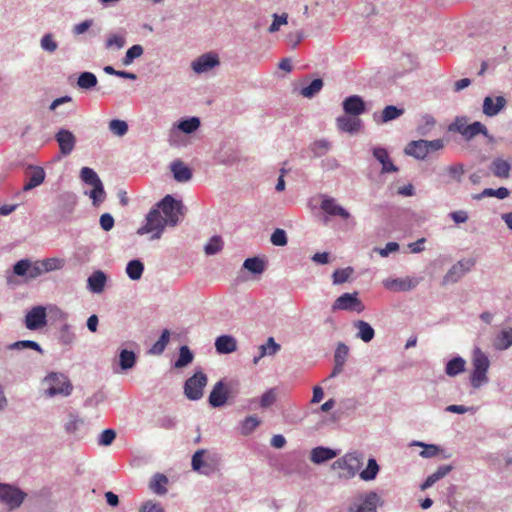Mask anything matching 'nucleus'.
Instances as JSON below:
<instances>
[{
	"instance_id": "nucleus-4",
	"label": "nucleus",
	"mask_w": 512,
	"mask_h": 512,
	"mask_svg": "<svg viewBox=\"0 0 512 512\" xmlns=\"http://www.w3.org/2000/svg\"><path fill=\"white\" fill-rule=\"evenodd\" d=\"M168 225L164 217L161 216L158 208H153L149 211L146 217V224L139 228L137 233L143 235L146 233L156 232L152 238H159L165 226Z\"/></svg>"
},
{
	"instance_id": "nucleus-62",
	"label": "nucleus",
	"mask_w": 512,
	"mask_h": 512,
	"mask_svg": "<svg viewBox=\"0 0 512 512\" xmlns=\"http://www.w3.org/2000/svg\"><path fill=\"white\" fill-rule=\"evenodd\" d=\"M106 396L103 391H97L93 396L88 397L84 401L85 407H96L98 404L102 403L105 400Z\"/></svg>"
},
{
	"instance_id": "nucleus-53",
	"label": "nucleus",
	"mask_w": 512,
	"mask_h": 512,
	"mask_svg": "<svg viewBox=\"0 0 512 512\" xmlns=\"http://www.w3.org/2000/svg\"><path fill=\"white\" fill-rule=\"evenodd\" d=\"M184 387V395L193 401L199 400L203 397V387L204 386H183Z\"/></svg>"
},
{
	"instance_id": "nucleus-2",
	"label": "nucleus",
	"mask_w": 512,
	"mask_h": 512,
	"mask_svg": "<svg viewBox=\"0 0 512 512\" xmlns=\"http://www.w3.org/2000/svg\"><path fill=\"white\" fill-rule=\"evenodd\" d=\"M164 213L165 221L170 226H175L179 221V216L183 214V205L181 201H176L171 195H166L157 205Z\"/></svg>"
},
{
	"instance_id": "nucleus-11",
	"label": "nucleus",
	"mask_w": 512,
	"mask_h": 512,
	"mask_svg": "<svg viewBox=\"0 0 512 512\" xmlns=\"http://www.w3.org/2000/svg\"><path fill=\"white\" fill-rule=\"evenodd\" d=\"M343 110L349 116L357 117L366 110L364 100L358 95H352L344 99Z\"/></svg>"
},
{
	"instance_id": "nucleus-37",
	"label": "nucleus",
	"mask_w": 512,
	"mask_h": 512,
	"mask_svg": "<svg viewBox=\"0 0 512 512\" xmlns=\"http://www.w3.org/2000/svg\"><path fill=\"white\" fill-rule=\"evenodd\" d=\"M349 349L344 343H340L335 351V371H340L345 363Z\"/></svg>"
},
{
	"instance_id": "nucleus-16",
	"label": "nucleus",
	"mask_w": 512,
	"mask_h": 512,
	"mask_svg": "<svg viewBox=\"0 0 512 512\" xmlns=\"http://www.w3.org/2000/svg\"><path fill=\"white\" fill-rule=\"evenodd\" d=\"M347 476L352 478L361 469L364 462V454L359 451L346 453Z\"/></svg>"
},
{
	"instance_id": "nucleus-25",
	"label": "nucleus",
	"mask_w": 512,
	"mask_h": 512,
	"mask_svg": "<svg viewBox=\"0 0 512 512\" xmlns=\"http://www.w3.org/2000/svg\"><path fill=\"white\" fill-rule=\"evenodd\" d=\"M167 483L168 478L166 475L156 473L149 483V488L157 495H164L167 492Z\"/></svg>"
},
{
	"instance_id": "nucleus-15",
	"label": "nucleus",
	"mask_w": 512,
	"mask_h": 512,
	"mask_svg": "<svg viewBox=\"0 0 512 512\" xmlns=\"http://www.w3.org/2000/svg\"><path fill=\"white\" fill-rule=\"evenodd\" d=\"M339 451L329 447L318 446L311 450L310 460L314 464H323L338 455Z\"/></svg>"
},
{
	"instance_id": "nucleus-43",
	"label": "nucleus",
	"mask_w": 512,
	"mask_h": 512,
	"mask_svg": "<svg viewBox=\"0 0 512 512\" xmlns=\"http://www.w3.org/2000/svg\"><path fill=\"white\" fill-rule=\"evenodd\" d=\"M323 87V81L321 79H314L308 86L301 89V95L307 98L313 97Z\"/></svg>"
},
{
	"instance_id": "nucleus-38",
	"label": "nucleus",
	"mask_w": 512,
	"mask_h": 512,
	"mask_svg": "<svg viewBox=\"0 0 512 512\" xmlns=\"http://www.w3.org/2000/svg\"><path fill=\"white\" fill-rule=\"evenodd\" d=\"M135 360H136V357H135L134 352L126 350V349H124L120 352L119 364L122 369L126 370V369L132 368L135 364Z\"/></svg>"
},
{
	"instance_id": "nucleus-33",
	"label": "nucleus",
	"mask_w": 512,
	"mask_h": 512,
	"mask_svg": "<svg viewBox=\"0 0 512 512\" xmlns=\"http://www.w3.org/2000/svg\"><path fill=\"white\" fill-rule=\"evenodd\" d=\"M259 354L254 357V363H257L259 359L266 355H274L280 349V345L277 344L274 338L269 337L267 342L261 346H259Z\"/></svg>"
},
{
	"instance_id": "nucleus-23",
	"label": "nucleus",
	"mask_w": 512,
	"mask_h": 512,
	"mask_svg": "<svg viewBox=\"0 0 512 512\" xmlns=\"http://www.w3.org/2000/svg\"><path fill=\"white\" fill-rule=\"evenodd\" d=\"M45 172L41 167H35L28 176V181L24 184L23 189L29 191L44 182Z\"/></svg>"
},
{
	"instance_id": "nucleus-46",
	"label": "nucleus",
	"mask_w": 512,
	"mask_h": 512,
	"mask_svg": "<svg viewBox=\"0 0 512 512\" xmlns=\"http://www.w3.org/2000/svg\"><path fill=\"white\" fill-rule=\"evenodd\" d=\"M40 265L43 267L44 272H50L61 269L64 266V260L59 258H47L40 261Z\"/></svg>"
},
{
	"instance_id": "nucleus-58",
	"label": "nucleus",
	"mask_w": 512,
	"mask_h": 512,
	"mask_svg": "<svg viewBox=\"0 0 512 512\" xmlns=\"http://www.w3.org/2000/svg\"><path fill=\"white\" fill-rule=\"evenodd\" d=\"M169 337H170V333L167 329H165L162 332L159 340L153 345L152 351L154 353H162L164 351L166 345L169 342Z\"/></svg>"
},
{
	"instance_id": "nucleus-26",
	"label": "nucleus",
	"mask_w": 512,
	"mask_h": 512,
	"mask_svg": "<svg viewBox=\"0 0 512 512\" xmlns=\"http://www.w3.org/2000/svg\"><path fill=\"white\" fill-rule=\"evenodd\" d=\"M510 163L501 158L495 159L491 164V171L494 176L499 178H508L510 174Z\"/></svg>"
},
{
	"instance_id": "nucleus-1",
	"label": "nucleus",
	"mask_w": 512,
	"mask_h": 512,
	"mask_svg": "<svg viewBox=\"0 0 512 512\" xmlns=\"http://www.w3.org/2000/svg\"><path fill=\"white\" fill-rule=\"evenodd\" d=\"M444 147L442 139L435 140H417L410 142L406 148L405 153L413 156L416 159L423 160L430 152L441 150Z\"/></svg>"
},
{
	"instance_id": "nucleus-45",
	"label": "nucleus",
	"mask_w": 512,
	"mask_h": 512,
	"mask_svg": "<svg viewBox=\"0 0 512 512\" xmlns=\"http://www.w3.org/2000/svg\"><path fill=\"white\" fill-rule=\"evenodd\" d=\"M444 171L450 180L460 182L464 174V167L462 164L457 163L446 167Z\"/></svg>"
},
{
	"instance_id": "nucleus-54",
	"label": "nucleus",
	"mask_w": 512,
	"mask_h": 512,
	"mask_svg": "<svg viewBox=\"0 0 512 512\" xmlns=\"http://www.w3.org/2000/svg\"><path fill=\"white\" fill-rule=\"evenodd\" d=\"M465 271L466 269L463 268L462 262H458L449 270L444 280L445 282L457 281V279L460 278L465 273Z\"/></svg>"
},
{
	"instance_id": "nucleus-42",
	"label": "nucleus",
	"mask_w": 512,
	"mask_h": 512,
	"mask_svg": "<svg viewBox=\"0 0 512 512\" xmlns=\"http://www.w3.org/2000/svg\"><path fill=\"white\" fill-rule=\"evenodd\" d=\"M404 113V109H399L396 106L388 105L386 106L381 115V121L382 122H388L391 120H394L401 116Z\"/></svg>"
},
{
	"instance_id": "nucleus-61",
	"label": "nucleus",
	"mask_w": 512,
	"mask_h": 512,
	"mask_svg": "<svg viewBox=\"0 0 512 512\" xmlns=\"http://www.w3.org/2000/svg\"><path fill=\"white\" fill-rule=\"evenodd\" d=\"M271 242L275 246H284L287 244V236L284 230L276 229L271 235Z\"/></svg>"
},
{
	"instance_id": "nucleus-41",
	"label": "nucleus",
	"mask_w": 512,
	"mask_h": 512,
	"mask_svg": "<svg viewBox=\"0 0 512 512\" xmlns=\"http://www.w3.org/2000/svg\"><path fill=\"white\" fill-rule=\"evenodd\" d=\"M143 51V47L139 44L130 47L127 50L124 58L122 59L123 65H130L134 61V59L139 58L143 54Z\"/></svg>"
},
{
	"instance_id": "nucleus-28",
	"label": "nucleus",
	"mask_w": 512,
	"mask_h": 512,
	"mask_svg": "<svg viewBox=\"0 0 512 512\" xmlns=\"http://www.w3.org/2000/svg\"><path fill=\"white\" fill-rule=\"evenodd\" d=\"M466 361L462 357H454L449 360L445 367L448 376H456L465 371Z\"/></svg>"
},
{
	"instance_id": "nucleus-6",
	"label": "nucleus",
	"mask_w": 512,
	"mask_h": 512,
	"mask_svg": "<svg viewBox=\"0 0 512 512\" xmlns=\"http://www.w3.org/2000/svg\"><path fill=\"white\" fill-rule=\"evenodd\" d=\"M332 310L356 311L360 313L364 310V305L358 298L357 292L344 293L334 301Z\"/></svg>"
},
{
	"instance_id": "nucleus-39",
	"label": "nucleus",
	"mask_w": 512,
	"mask_h": 512,
	"mask_svg": "<svg viewBox=\"0 0 512 512\" xmlns=\"http://www.w3.org/2000/svg\"><path fill=\"white\" fill-rule=\"evenodd\" d=\"M223 248V240L220 236H213L205 245L204 251L207 255H214L220 252Z\"/></svg>"
},
{
	"instance_id": "nucleus-18",
	"label": "nucleus",
	"mask_w": 512,
	"mask_h": 512,
	"mask_svg": "<svg viewBox=\"0 0 512 512\" xmlns=\"http://www.w3.org/2000/svg\"><path fill=\"white\" fill-rule=\"evenodd\" d=\"M216 351L220 354H229L237 349L236 340L230 335L219 336L215 341Z\"/></svg>"
},
{
	"instance_id": "nucleus-21",
	"label": "nucleus",
	"mask_w": 512,
	"mask_h": 512,
	"mask_svg": "<svg viewBox=\"0 0 512 512\" xmlns=\"http://www.w3.org/2000/svg\"><path fill=\"white\" fill-rule=\"evenodd\" d=\"M261 424V419L256 415H249L239 422L240 433L248 436Z\"/></svg>"
},
{
	"instance_id": "nucleus-57",
	"label": "nucleus",
	"mask_w": 512,
	"mask_h": 512,
	"mask_svg": "<svg viewBox=\"0 0 512 512\" xmlns=\"http://www.w3.org/2000/svg\"><path fill=\"white\" fill-rule=\"evenodd\" d=\"M93 186L92 191L90 192V197L93 200V203L96 205L98 202H102L105 198V191L102 185V182H98Z\"/></svg>"
},
{
	"instance_id": "nucleus-8",
	"label": "nucleus",
	"mask_w": 512,
	"mask_h": 512,
	"mask_svg": "<svg viewBox=\"0 0 512 512\" xmlns=\"http://www.w3.org/2000/svg\"><path fill=\"white\" fill-rule=\"evenodd\" d=\"M46 309L43 306L33 307L25 316V325L29 330L43 328L47 324Z\"/></svg>"
},
{
	"instance_id": "nucleus-32",
	"label": "nucleus",
	"mask_w": 512,
	"mask_h": 512,
	"mask_svg": "<svg viewBox=\"0 0 512 512\" xmlns=\"http://www.w3.org/2000/svg\"><path fill=\"white\" fill-rule=\"evenodd\" d=\"M479 134H483L484 136L488 135V130L484 124L479 121L473 122L469 124V126L465 127L463 137L466 140H471Z\"/></svg>"
},
{
	"instance_id": "nucleus-44",
	"label": "nucleus",
	"mask_w": 512,
	"mask_h": 512,
	"mask_svg": "<svg viewBox=\"0 0 512 512\" xmlns=\"http://www.w3.org/2000/svg\"><path fill=\"white\" fill-rule=\"evenodd\" d=\"M109 130L116 136H124L128 131V125L125 121L113 119L109 122Z\"/></svg>"
},
{
	"instance_id": "nucleus-36",
	"label": "nucleus",
	"mask_w": 512,
	"mask_h": 512,
	"mask_svg": "<svg viewBox=\"0 0 512 512\" xmlns=\"http://www.w3.org/2000/svg\"><path fill=\"white\" fill-rule=\"evenodd\" d=\"M243 267L254 274H261L264 271V261L258 257L247 258Z\"/></svg>"
},
{
	"instance_id": "nucleus-12",
	"label": "nucleus",
	"mask_w": 512,
	"mask_h": 512,
	"mask_svg": "<svg viewBox=\"0 0 512 512\" xmlns=\"http://www.w3.org/2000/svg\"><path fill=\"white\" fill-rule=\"evenodd\" d=\"M490 467L495 471H502L512 466V451H503L488 456Z\"/></svg>"
},
{
	"instance_id": "nucleus-51",
	"label": "nucleus",
	"mask_w": 512,
	"mask_h": 512,
	"mask_svg": "<svg viewBox=\"0 0 512 512\" xmlns=\"http://www.w3.org/2000/svg\"><path fill=\"white\" fill-rule=\"evenodd\" d=\"M83 424V420L77 415L69 414V420L65 423L64 429L68 434H74Z\"/></svg>"
},
{
	"instance_id": "nucleus-30",
	"label": "nucleus",
	"mask_w": 512,
	"mask_h": 512,
	"mask_svg": "<svg viewBox=\"0 0 512 512\" xmlns=\"http://www.w3.org/2000/svg\"><path fill=\"white\" fill-rule=\"evenodd\" d=\"M354 326L358 329L357 336L364 342H370L374 338L375 332L369 323L358 320L354 323Z\"/></svg>"
},
{
	"instance_id": "nucleus-3",
	"label": "nucleus",
	"mask_w": 512,
	"mask_h": 512,
	"mask_svg": "<svg viewBox=\"0 0 512 512\" xmlns=\"http://www.w3.org/2000/svg\"><path fill=\"white\" fill-rule=\"evenodd\" d=\"M473 371L471 381L473 384L481 383L487 380L486 373L490 366V361L487 355L480 349L475 348L472 356Z\"/></svg>"
},
{
	"instance_id": "nucleus-56",
	"label": "nucleus",
	"mask_w": 512,
	"mask_h": 512,
	"mask_svg": "<svg viewBox=\"0 0 512 512\" xmlns=\"http://www.w3.org/2000/svg\"><path fill=\"white\" fill-rule=\"evenodd\" d=\"M44 381L47 384H70L68 377L65 374L59 372L49 373L45 377Z\"/></svg>"
},
{
	"instance_id": "nucleus-50",
	"label": "nucleus",
	"mask_w": 512,
	"mask_h": 512,
	"mask_svg": "<svg viewBox=\"0 0 512 512\" xmlns=\"http://www.w3.org/2000/svg\"><path fill=\"white\" fill-rule=\"evenodd\" d=\"M288 23V14L283 13L281 15L273 14V22L268 28L269 33H275L280 30L282 25H286Z\"/></svg>"
},
{
	"instance_id": "nucleus-17",
	"label": "nucleus",
	"mask_w": 512,
	"mask_h": 512,
	"mask_svg": "<svg viewBox=\"0 0 512 512\" xmlns=\"http://www.w3.org/2000/svg\"><path fill=\"white\" fill-rule=\"evenodd\" d=\"M321 209L329 215L340 216L343 219H348L350 214L343 207L336 204L333 198H326L321 202Z\"/></svg>"
},
{
	"instance_id": "nucleus-49",
	"label": "nucleus",
	"mask_w": 512,
	"mask_h": 512,
	"mask_svg": "<svg viewBox=\"0 0 512 512\" xmlns=\"http://www.w3.org/2000/svg\"><path fill=\"white\" fill-rule=\"evenodd\" d=\"M80 177L82 179L83 182L89 184V185H94L98 182H101V180L99 179L98 175L96 174V172L89 168V167H83L81 169V174H80Z\"/></svg>"
},
{
	"instance_id": "nucleus-47",
	"label": "nucleus",
	"mask_w": 512,
	"mask_h": 512,
	"mask_svg": "<svg viewBox=\"0 0 512 512\" xmlns=\"http://www.w3.org/2000/svg\"><path fill=\"white\" fill-rule=\"evenodd\" d=\"M193 360V354L187 346L180 348L179 357L175 363V366L180 368L188 365Z\"/></svg>"
},
{
	"instance_id": "nucleus-48",
	"label": "nucleus",
	"mask_w": 512,
	"mask_h": 512,
	"mask_svg": "<svg viewBox=\"0 0 512 512\" xmlns=\"http://www.w3.org/2000/svg\"><path fill=\"white\" fill-rule=\"evenodd\" d=\"M116 438V432L114 429L108 428L103 430L98 437V445L110 446Z\"/></svg>"
},
{
	"instance_id": "nucleus-5",
	"label": "nucleus",
	"mask_w": 512,
	"mask_h": 512,
	"mask_svg": "<svg viewBox=\"0 0 512 512\" xmlns=\"http://www.w3.org/2000/svg\"><path fill=\"white\" fill-rule=\"evenodd\" d=\"M25 497L26 493L19 488L11 484L0 483V502L6 504L10 509L20 507Z\"/></svg>"
},
{
	"instance_id": "nucleus-59",
	"label": "nucleus",
	"mask_w": 512,
	"mask_h": 512,
	"mask_svg": "<svg viewBox=\"0 0 512 512\" xmlns=\"http://www.w3.org/2000/svg\"><path fill=\"white\" fill-rule=\"evenodd\" d=\"M351 274H352L351 268L337 269L333 273V283L334 284H342L349 279Z\"/></svg>"
},
{
	"instance_id": "nucleus-19",
	"label": "nucleus",
	"mask_w": 512,
	"mask_h": 512,
	"mask_svg": "<svg viewBox=\"0 0 512 512\" xmlns=\"http://www.w3.org/2000/svg\"><path fill=\"white\" fill-rule=\"evenodd\" d=\"M337 126L343 132L354 133L360 129L361 120L354 116H340L337 118Z\"/></svg>"
},
{
	"instance_id": "nucleus-7",
	"label": "nucleus",
	"mask_w": 512,
	"mask_h": 512,
	"mask_svg": "<svg viewBox=\"0 0 512 512\" xmlns=\"http://www.w3.org/2000/svg\"><path fill=\"white\" fill-rule=\"evenodd\" d=\"M380 498L374 491L366 493L359 499L358 503L352 504L348 512H378L377 505Z\"/></svg>"
},
{
	"instance_id": "nucleus-63",
	"label": "nucleus",
	"mask_w": 512,
	"mask_h": 512,
	"mask_svg": "<svg viewBox=\"0 0 512 512\" xmlns=\"http://www.w3.org/2000/svg\"><path fill=\"white\" fill-rule=\"evenodd\" d=\"M13 270H14V273L16 275H18V276L28 275L29 270H30V261L27 260V259H23V260L18 261L14 265Z\"/></svg>"
},
{
	"instance_id": "nucleus-60",
	"label": "nucleus",
	"mask_w": 512,
	"mask_h": 512,
	"mask_svg": "<svg viewBox=\"0 0 512 512\" xmlns=\"http://www.w3.org/2000/svg\"><path fill=\"white\" fill-rule=\"evenodd\" d=\"M177 424V420L175 417L164 415L157 419L156 425L160 428L164 429H173Z\"/></svg>"
},
{
	"instance_id": "nucleus-9",
	"label": "nucleus",
	"mask_w": 512,
	"mask_h": 512,
	"mask_svg": "<svg viewBox=\"0 0 512 512\" xmlns=\"http://www.w3.org/2000/svg\"><path fill=\"white\" fill-rule=\"evenodd\" d=\"M55 140L58 143L60 153L64 156L71 154L76 145L75 135L71 131L64 128H61L55 134Z\"/></svg>"
},
{
	"instance_id": "nucleus-35",
	"label": "nucleus",
	"mask_w": 512,
	"mask_h": 512,
	"mask_svg": "<svg viewBox=\"0 0 512 512\" xmlns=\"http://www.w3.org/2000/svg\"><path fill=\"white\" fill-rule=\"evenodd\" d=\"M97 77L91 72H83L80 74L77 84L82 89H91L97 84Z\"/></svg>"
},
{
	"instance_id": "nucleus-10",
	"label": "nucleus",
	"mask_w": 512,
	"mask_h": 512,
	"mask_svg": "<svg viewBox=\"0 0 512 512\" xmlns=\"http://www.w3.org/2000/svg\"><path fill=\"white\" fill-rule=\"evenodd\" d=\"M219 65V58L214 53H206L198 57L192 62V69L194 72L200 74L207 72L215 66Z\"/></svg>"
},
{
	"instance_id": "nucleus-29",
	"label": "nucleus",
	"mask_w": 512,
	"mask_h": 512,
	"mask_svg": "<svg viewBox=\"0 0 512 512\" xmlns=\"http://www.w3.org/2000/svg\"><path fill=\"white\" fill-rule=\"evenodd\" d=\"M204 453V449L197 450L192 456L191 466L194 471L207 475L211 468L203 460Z\"/></svg>"
},
{
	"instance_id": "nucleus-40",
	"label": "nucleus",
	"mask_w": 512,
	"mask_h": 512,
	"mask_svg": "<svg viewBox=\"0 0 512 512\" xmlns=\"http://www.w3.org/2000/svg\"><path fill=\"white\" fill-rule=\"evenodd\" d=\"M74 386H49L45 391L46 397H54L61 395L63 397L69 396L72 393Z\"/></svg>"
},
{
	"instance_id": "nucleus-20",
	"label": "nucleus",
	"mask_w": 512,
	"mask_h": 512,
	"mask_svg": "<svg viewBox=\"0 0 512 512\" xmlns=\"http://www.w3.org/2000/svg\"><path fill=\"white\" fill-rule=\"evenodd\" d=\"M374 157L382 164V172H396L398 168L389 159V155L384 148H375L373 150Z\"/></svg>"
},
{
	"instance_id": "nucleus-22",
	"label": "nucleus",
	"mask_w": 512,
	"mask_h": 512,
	"mask_svg": "<svg viewBox=\"0 0 512 512\" xmlns=\"http://www.w3.org/2000/svg\"><path fill=\"white\" fill-rule=\"evenodd\" d=\"M171 171L173 172L175 180L178 182L189 181L192 177L190 168L185 166L181 161H174L171 165Z\"/></svg>"
},
{
	"instance_id": "nucleus-34",
	"label": "nucleus",
	"mask_w": 512,
	"mask_h": 512,
	"mask_svg": "<svg viewBox=\"0 0 512 512\" xmlns=\"http://www.w3.org/2000/svg\"><path fill=\"white\" fill-rule=\"evenodd\" d=\"M144 271V265L139 260H131L126 267V273L132 280H138L141 278Z\"/></svg>"
},
{
	"instance_id": "nucleus-27",
	"label": "nucleus",
	"mask_w": 512,
	"mask_h": 512,
	"mask_svg": "<svg viewBox=\"0 0 512 512\" xmlns=\"http://www.w3.org/2000/svg\"><path fill=\"white\" fill-rule=\"evenodd\" d=\"M105 283L106 275L102 271H96L88 278V286L90 290L95 293L102 292Z\"/></svg>"
},
{
	"instance_id": "nucleus-13",
	"label": "nucleus",
	"mask_w": 512,
	"mask_h": 512,
	"mask_svg": "<svg viewBox=\"0 0 512 512\" xmlns=\"http://www.w3.org/2000/svg\"><path fill=\"white\" fill-rule=\"evenodd\" d=\"M231 391L229 386H213V389L208 397V402L211 407L219 408L226 404Z\"/></svg>"
},
{
	"instance_id": "nucleus-31",
	"label": "nucleus",
	"mask_w": 512,
	"mask_h": 512,
	"mask_svg": "<svg viewBox=\"0 0 512 512\" xmlns=\"http://www.w3.org/2000/svg\"><path fill=\"white\" fill-rule=\"evenodd\" d=\"M380 467L375 458L371 457L368 459L367 466L363 469L359 475L364 481H372L377 477Z\"/></svg>"
},
{
	"instance_id": "nucleus-52",
	"label": "nucleus",
	"mask_w": 512,
	"mask_h": 512,
	"mask_svg": "<svg viewBox=\"0 0 512 512\" xmlns=\"http://www.w3.org/2000/svg\"><path fill=\"white\" fill-rule=\"evenodd\" d=\"M200 126V120L196 117L183 120L179 123V129L185 133H192Z\"/></svg>"
},
{
	"instance_id": "nucleus-24",
	"label": "nucleus",
	"mask_w": 512,
	"mask_h": 512,
	"mask_svg": "<svg viewBox=\"0 0 512 512\" xmlns=\"http://www.w3.org/2000/svg\"><path fill=\"white\" fill-rule=\"evenodd\" d=\"M493 346L497 350H505L512 346V328L503 329L495 337Z\"/></svg>"
},
{
	"instance_id": "nucleus-64",
	"label": "nucleus",
	"mask_w": 512,
	"mask_h": 512,
	"mask_svg": "<svg viewBox=\"0 0 512 512\" xmlns=\"http://www.w3.org/2000/svg\"><path fill=\"white\" fill-rule=\"evenodd\" d=\"M140 512H164V508L160 503L146 501L142 505Z\"/></svg>"
},
{
	"instance_id": "nucleus-55",
	"label": "nucleus",
	"mask_w": 512,
	"mask_h": 512,
	"mask_svg": "<svg viewBox=\"0 0 512 512\" xmlns=\"http://www.w3.org/2000/svg\"><path fill=\"white\" fill-rule=\"evenodd\" d=\"M277 393L275 388L268 389L260 398V406L269 408L276 401Z\"/></svg>"
},
{
	"instance_id": "nucleus-14",
	"label": "nucleus",
	"mask_w": 512,
	"mask_h": 512,
	"mask_svg": "<svg viewBox=\"0 0 512 512\" xmlns=\"http://www.w3.org/2000/svg\"><path fill=\"white\" fill-rule=\"evenodd\" d=\"M507 101L503 96L486 97L483 101V113L486 116L493 117L497 115L506 105Z\"/></svg>"
}]
</instances>
